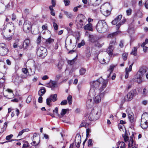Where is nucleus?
Here are the masks:
<instances>
[{
  "label": "nucleus",
  "mask_w": 148,
  "mask_h": 148,
  "mask_svg": "<svg viewBox=\"0 0 148 148\" xmlns=\"http://www.w3.org/2000/svg\"><path fill=\"white\" fill-rule=\"evenodd\" d=\"M84 29L85 30H88L89 31H92V25L90 23H89L86 25L84 27Z\"/></svg>",
  "instance_id": "5701e85b"
},
{
  "label": "nucleus",
  "mask_w": 148,
  "mask_h": 148,
  "mask_svg": "<svg viewBox=\"0 0 148 148\" xmlns=\"http://www.w3.org/2000/svg\"><path fill=\"white\" fill-rule=\"evenodd\" d=\"M117 147H119V148H125V145L123 142H121L117 145Z\"/></svg>",
  "instance_id": "473e14b6"
},
{
  "label": "nucleus",
  "mask_w": 148,
  "mask_h": 148,
  "mask_svg": "<svg viewBox=\"0 0 148 148\" xmlns=\"http://www.w3.org/2000/svg\"><path fill=\"white\" fill-rule=\"evenodd\" d=\"M22 71L23 73L25 74H27V73L28 72V70L26 68H24L22 69Z\"/></svg>",
  "instance_id": "09e8293b"
},
{
  "label": "nucleus",
  "mask_w": 148,
  "mask_h": 148,
  "mask_svg": "<svg viewBox=\"0 0 148 148\" xmlns=\"http://www.w3.org/2000/svg\"><path fill=\"white\" fill-rule=\"evenodd\" d=\"M61 77V75L60 74H58V75H57L56 76V77H55V80H56L55 81L58 82V81L60 79V78Z\"/></svg>",
  "instance_id": "bf43d9fd"
},
{
  "label": "nucleus",
  "mask_w": 148,
  "mask_h": 148,
  "mask_svg": "<svg viewBox=\"0 0 148 148\" xmlns=\"http://www.w3.org/2000/svg\"><path fill=\"white\" fill-rule=\"evenodd\" d=\"M31 28V23L26 21H24L23 26V30L26 33L30 32Z\"/></svg>",
  "instance_id": "1a4fd4ad"
},
{
  "label": "nucleus",
  "mask_w": 148,
  "mask_h": 148,
  "mask_svg": "<svg viewBox=\"0 0 148 148\" xmlns=\"http://www.w3.org/2000/svg\"><path fill=\"white\" fill-rule=\"evenodd\" d=\"M41 42V37L40 36H39L37 40V43L38 44H40Z\"/></svg>",
  "instance_id": "e2e57ef3"
},
{
  "label": "nucleus",
  "mask_w": 148,
  "mask_h": 148,
  "mask_svg": "<svg viewBox=\"0 0 148 148\" xmlns=\"http://www.w3.org/2000/svg\"><path fill=\"white\" fill-rule=\"evenodd\" d=\"M13 136V135L12 134H11L7 136H6L5 139L8 140L7 141H6L5 142H2V143H0L1 144H3L5 143H8L9 142H11L12 141H13L14 140H14V139H12L10 140H10L11 138Z\"/></svg>",
  "instance_id": "dca6fc26"
},
{
  "label": "nucleus",
  "mask_w": 148,
  "mask_h": 148,
  "mask_svg": "<svg viewBox=\"0 0 148 148\" xmlns=\"http://www.w3.org/2000/svg\"><path fill=\"white\" fill-rule=\"evenodd\" d=\"M53 42L54 40L53 39L49 38L46 40L45 44L46 45H48Z\"/></svg>",
  "instance_id": "c85d7f7f"
},
{
  "label": "nucleus",
  "mask_w": 148,
  "mask_h": 148,
  "mask_svg": "<svg viewBox=\"0 0 148 148\" xmlns=\"http://www.w3.org/2000/svg\"><path fill=\"white\" fill-rule=\"evenodd\" d=\"M147 93V89L145 88L143 90V94L144 96H146Z\"/></svg>",
  "instance_id": "680f3d73"
},
{
  "label": "nucleus",
  "mask_w": 148,
  "mask_h": 148,
  "mask_svg": "<svg viewBox=\"0 0 148 148\" xmlns=\"http://www.w3.org/2000/svg\"><path fill=\"white\" fill-rule=\"evenodd\" d=\"M58 108L57 107H56L55 108V109L54 110H53V112L54 113H56V114H58Z\"/></svg>",
  "instance_id": "338daca9"
},
{
  "label": "nucleus",
  "mask_w": 148,
  "mask_h": 148,
  "mask_svg": "<svg viewBox=\"0 0 148 148\" xmlns=\"http://www.w3.org/2000/svg\"><path fill=\"white\" fill-rule=\"evenodd\" d=\"M64 64V62L62 61H60L58 65V69L60 70L62 69V66Z\"/></svg>",
  "instance_id": "79ce46f5"
},
{
  "label": "nucleus",
  "mask_w": 148,
  "mask_h": 148,
  "mask_svg": "<svg viewBox=\"0 0 148 148\" xmlns=\"http://www.w3.org/2000/svg\"><path fill=\"white\" fill-rule=\"evenodd\" d=\"M116 42V39L115 38L113 39L110 42L109 47H114V46Z\"/></svg>",
  "instance_id": "58836bf2"
},
{
  "label": "nucleus",
  "mask_w": 148,
  "mask_h": 148,
  "mask_svg": "<svg viewBox=\"0 0 148 148\" xmlns=\"http://www.w3.org/2000/svg\"><path fill=\"white\" fill-rule=\"evenodd\" d=\"M67 18H71L72 17V14L70 13L69 12L67 11H65L64 10H63Z\"/></svg>",
  "instance_id": "e433bc0d"
},
{
  "label": "nucleus",
  "mask_w": 148,
  "mask_h": 148,
  "mask_svg": "<svg viewBox=\"0 0 148 148\" xmlns=\"http://www.w3.org/2000/svg\"><path fill=\"white\" fill-rule=\"evenodd\" d=\"M87 117L85 116L84 118V120L80 124L79 126V128L82 127H85V128H87L88 127L89 125L90 122V121L86 120Z\"/></svg>",
  "instance_id": "ddd939ff"
},
{
  "label": "nucleus",
  "mask_w": 148,
  "mask_h": 148,
  "mask_svg": "<svg viewBox=\"0 0 148 148\" xmlns=\"http://www.w3.org/2000/svg\"><path fill=\"white\" fill-rule=\"evenodd\" d=\"M29 131V130L28 128L23 129L22 130L19 132L18 135V136H21L23 133L28 132Z\"/></svg>",
  "instance_id": "4c0bfd02"
},
{
  "label": "nucleus",
  "mask_w": 148,
  "mask_h": 148,
  "mask_svg": "<svg viewBox=\"0 0 148 148\" xmlns=\"http://www.w3.org/2000/svg\"><path fill=\"white\" fill-rule=\"evenodd\" d=\"M90 48L89 47H87L86 48V49L85 51V55L86 57L88 58L91 55L90 51Z\"/></svg>",
  "instance_id": "cd10ccee"
},
{
  "label": "nucleus",
  "mask_w": 148,
  "mask_h": 148,
  "mask_svg": "<svg viewBox=\"0 0 148 148\" xmlns=\"http://www.w3.org/2000/svg\"><path fill=\"white\" fill-rule=\"evenodd\" d=\"M95 95V89L91 88L88 93V96L91 98H93Z\"/></svg>",
  "instance_id": "412c9836"
},
{
  "label": "nucleus",
  "mask_w": 148,
  "mask_h": 148,
  "mask_svg": "<svg viewBox=\"0 0 148 148\" xmlns=\"http://www.w3.org/2000/svg\"><path fill=\"white\" fill-rule=\"evenodd\" d=\"M64 2L66 6L69 5L70 3L69 0H64Z\"/></svg>",
  "instance_id": "864d4df0"
},
{
  "label": "nucleus",
  "mask_w": 148,
  "mask_h": 148,
  "mask_svg": "<svg viewBox=\"0 0 148 148\" xmlns=\"http://www.w3.org/2000/svg\"><path fill=\"white\" fill-rule=\"evenodd\" d=\"M67 111V109H63L62 110L61 112V115L60 114H58V116L60 117L61 118L62 116H63L66 113Z\"/></svg>",
  "instance_id": "2f4dec72"
},
{
  "label": "nucleus",
  "mask_w": 148,
  "mask_h": 148,
  "mask_svg": "<svg viewBox=\"0 0 148 148\" xmlns=\"http://www.w3.org/2000/svg\"><path fill=\"white\" fill-rule=\"evenodd\" d=\"M101 3V0H91L90 3L94 6L99 5Z\"/></svg>",
  "instance_id": "b1692460"
},
{
  "label": "nucleus",
  "mask_w": 148,
  "mask_h": 148,
  "mask_svg": "<svg viewBox=\"0 0 148 148\" xmlns=\"http://www.w3.org/2000/svg\"><path fill=\"white\" fill-rule=\"evenodd\" d=\"M23 79H20V78L18 76H16L13 81L14 82L16 85H18L21 82H23Z\"/></svg>",
  "instance_id": "f3484780"
},
{
  "label": "nucleus",
  "mask_w": 148,
  "mask_h": 148,
  "mask_svg": "<svg viewBox=\"0 0 148 148\" xmlns=\"http://www.w3.org/2000/svg\"><path fill=\"white\" fill-rule=\"evenodd\" d=\"M38 102L40 103H42V98L40 96L38 99Z\"/></svg>",
  "instance_id": "774afa93"
},
{
  "label": "nucleus",
  "mask_w": 148,
  "mask_h": 148,
  "mask_svg": "<svg viewBox=\"0 0 148 148\" xmlns=\"http://www.w3.org/2000/svg\"><path fill=\"white\" fill-rule=\"evenodd\" d=\"M108 26L104 20L99 21L96 26V29L97 32L100 33H103L107 30Z\"/></svg>",
  "instance_id": "f03ea898"
},
{
  "label": "nucleus",
  "mask_w": 148,
  "mask_h": 148,
  "mask_svg": "<svg viewBox=\"0 0 148 148\" xmlns=\"http://www.w3.org/2000/svg\"><path fill=\"white\" fill-rule=\"evenodd\" d=\"M116 33H113L112 34H108V37L110 38H114V36L116 34Z\"/></svg>",
  "instance_id": "49530a36"
},
{
  "label": "nucleus",
  "mask_w": 148,
  "mask_h": 148,
  "mask_svg": "<svg viewBox=\"0 0 148 148\" xmlns=\"http://www.w3.org/2000/svg\"><path fill=\"white\" fill-rule=\"evenodd\" d=\"M137 49L136 47H134L131 53V54L134 56H136L137 54Z\"/></svg>",
  "instance_id": "c9c22d12"
},
{
  "label": "nucleus",
  "mask_w": 148,
  "mask_h": 148,
  "mask_svg": "<svg viewBox=\"0 0 148 148\" xmlns=\"http://www.w3.org/2000/svg\"><path fill=\"white\" fill-rule=\"evenodd\" d=\"M126 12L127 15L129 16L132 14V10L131 8H129L128 10H126Z\"/></svg>",
  "instance_id": "3c124183"
},
{
  "label": "nucleus",
  "mask_w": 148,
  "mask_h": 148,
  "mask_svg": "<svg viewBox=\"0 0 148 148\" xmlns=\"http://www.w3.org/2000/svg\"><path fill=\"white\" fill-rule=\"evenodd\" d=\"M57 95L55 94L53 95H51L50 97L47 98L46 99V103L47 105L49 106H51L50 103L51 102H53L56 101L57 100Z\"/></svg>",
  "instance_id": "9b49d317"
},
{
  "label": "nucleus",
  "mask_w": 148,
  "mask_h": 148,
  "mask_svg": "<svg viewBox=\"0 0 148 148\" xmlns=\"http://www.w3.org/2000/svg\"><path fill=\"white\" fill-rule=\"evenodd\" d=\"M31 96H29L27 97L26 100V102L27 103H29L31 101Z\"/></svg>",
  "instance_id": "4d7b16f0"
},
{
  "label": "nucleus",
  "mask_w": 148,
  "mask_h": 148,
  "mask_svg": "<svg viewBox=\"0 0 148 148\" xmlns=\"http://www.w3.org/2000/svg\"><path fill=\"white\" fill-rule=\"evenodd\" d=\"M123 137L124 138V140L125 142L128 141L129 142L128 146L129 147H131L133 145H135V143L133 140V137L131 136L130 137V139L129 141V136L125 132L124 134L122 135Z\"/></svg>",
  "instance_id": "0eeeda50"
},
{
  "label": "nucleus",
  "mask_w": 148,
  "mask_h": 148,
  "mask_svg": "<svg viewBox=\"0 0 148 148\" xmlns=\"http://www.w3.org/2000/svg\"><path fill=\"white\" fill-rule=\"evenodd\" d=\"M8 51V49L4 44H0V55L1 56H4L6 55Z\"/></svg>",
  "instance_id": "9d476101"
},
{
  "label": "nucleus",
  "mask_w": 148,
  "mask_h": 148,
  "mask_svg": "<svg viewBox=\"0 0 148 148\" xmlns=\"http://www.w3.org/2000/svg\"><path fill=\"white\" fill-rule=\"evenodd\" d=\"M126 21L125 20H124L123 21L120 22L118 24L116 25V30H118L119 28L120 27L123 25Z\"/></svg>",
  "instance_id": "f704fd0d"
},
{
  "label": "nucleus",
  "mask_w": 148,
  "mask_h": 148,
  "mask_svg": "<svg viewBox=\"0 0 148 148\" xmlns=\"http://www.w3.org/2000/svg\"><path fill=\"white\" fill-rule=\"evenodd\" d=\"M100 9L101 13L106 16H108L110 14L112 10L111 6L108 3H105L102 5Z\"/></svg>",
  "instance_id": "7ed1b4c3"
},
{
  "label": "nucleus",
  "mask_w": 148,
  "mask_h": 148,
  "mask_svg": "<svg viewBox=\"0 0 148 148\" xmlns=\"http://www.w3.org/2000/svg\"><path fill=\"white\" fill-rule=\"evenodd\" d=\"M93 145L92 143V140L91 139H89L88 140V146L89 147L92 146Z\"/></svg>",
  "instance_id": "5fc2aeb1"
},
{
  "label": "nucleus",
  "mask_w": 148,
  "mask_h": 148,
  "mask_svg": "<svg viewBox=\"0 0 148 148\" xmlns=\"http://www.w3.org/2000/svg\"><path fill=\"white\" fill-rule=\"evenodd\" d=\"M136 93V89H134L132 90L129 92L127 95V97L128 101L131 100L134 96Z\"/></svg>",
  "instance_id": "f8f14e48"
},
{
  "label": "nucleus",
  "mask_w": 148,
  "mask_h": 148,
  "mask_svg": "<svg viewBox=\"0 0 148 148\" xmlns=\"http://www.w3.org/2000/svg\"><path fill=\"white\" fill-rule=\"evenodd\" d=\"M114 67V66L113 65H111L109 69L107 70V72L109 73V74L107 75V77L108 78L110 77L111 74L113 72Z\"/></svg>",
  "instance_id": "a878e982"
},
{
  "label": "nucleus",
  "mask_w": 148,
  "mask_h": 148,
  "mask_svg": "<svg viewBox=\"0 0 148 148\" xmlns=\"http://www.w3.org/2000/svg\"><path fill=\"white\" fill-rule=\"evenodd\" d=\"M47 49L45 47L41 46L38 49L36 54L37 56L43 58L47 55Z\"/></svg>",
  "instance_id": "423d86ee"
},
{
  "label": "nucleus",
  "mask_w": 148,
  "mask_h": 148,
  "mask_svg": "<svg viewBox=\"0 0 148 148\" xmlns=\"http://www.w3.org/2000/svg\"><path fill=\"white\" fill-rule=\"evenodd\" d=\"M143 121H141V127L144 129H146L148 127V125H147L145 124L144 123H143Z\"/></svg>",
  "instance_id": "37998d69"
},
{
  "label": "nucleus",
  "mask_w": 148,
  "mask_h": 148,
  "mask_svg": "<svg viewBox=\"0 0 148 148\" xmlns=\"http://www.w3.org/2000/svg\"><path fill=\"white\" fill-rule=\"evenodd\" d=\"M86 21L85 16L81 14L78 16L75 20L77 28L79 29H80L82 26L85 25Z\"/></svg>",
  "instance_id": "39448f33"
},
{
  "label": "nucleus",
  "mask_w": 148,
  "mask_h": 148,
  "mask_svg": "<svg viewBox=\"0 0 148 148\" xmlns=\"http://www.w3.org/2000/svg\"><path fill=\"white\" fill-rule=\"evenodd\" d=\"M148 43V39H145V42H143L141 45L142 47H144L146 44Z\"/></svg>",
  "instance_id": "6e6d98bb"
},
{
  "label": "nucleus",
  "mask_w": 148,
  "mask_h": 148,
  "mask_svg": "<svg viewBox=\"0 0 148 148\" xmlns=\"http://www.w3.org/2000/svg\"><path fill=\"white\" fill-rule=\"evenodd\" d=\"M128 68H126L125 69V78L126 79L129 76V72L127 71Z\"/></svg>",
  "instance_id": "8fccbe9b"
},
{
  "label": "nucleus",
  "mask_w": 148,
  "mask_h": 148,
  "mask_svg": "<svg viewBox=\"0 0 148 148\" xmlns=\"http://www.w3.org/2000/svg\"><path fill=\"white\" fill-rule=\"evenodd\" d=\"M74 62L75 61L74 60H73L68 61V63L69 64H70L71 65H73L74 63Z\"/></svg>",
  "instance_id": "69168bd1"
},
{
  "label": "nucleus",
  "mask_w": 148,
  "mask_h": 148,
  "mask_svg": "<svg viewBox=\"0 0 148 148\" xmlns=\"http://www.w3.org/2000/svg\"><path fill=\"white\" fill-rule=\"evenodd\" d=\"M29 40L28 39H25L24 41L23 45H24V49H26L29 45Z\"/></svg>",
  "instance_id": "393cba45"
},
{
  "label": "nucleus",
  "mask_w": 148,
  "mask_h": 148,
  "mask_svg": "<svg viewBox=\"0 0 148 148\" xmlns=\"http://www.w3.org/2000/svg\"><path fill=\"white\" fill-rule=\"evenodd\" d=\"M57 81H52L48 84L47 86L51 88L56 87H57Z\"/></svg>",
  "instance_id": "a211bd4d"
},
{
  "label": "nucleus",
  "mask_w": 148,
  "mask_h": 148,
  "mask_svg": "<svg viewBox=\"0 0 148 148\" xmlns=\"http://www.w3.org/2000/svg\"><path fill=\"white\" fill-rule=\"evenodd\" d=\"M103 81V79L101 77L96 81H93L90 83V85L92 88H95L96 89L98 88L99 87L100 84Z\"/></svg>",
  "instance_id": "6e6552de"
},
{
  "label": "nucleus",
  "mask_w": 148,
  "mask_h": 148,
  "mask_svg": "<svg viewBox=\"0 0 148 148\" xmlns=\"http://www.w3.org/2000/svg\"><path fill=\"white\" fill-rule=\"evenodd\" d=\"M103 84L102 85L101 87L99 89L100 92L101 93L102 92L104 88L106 87L107 84L108 82V81L107 80H104L102 82Z\"/></svg>",
  "instance_id": "4be33fe9"
},
{
  "label": "nucleus",
  "mask_w": 148,
  "mask_h": 148,
  "mask_svg": "<svg viewBox=\"0 0 148 148\" xmlns=\"http://www.w3.org/2000/svg\"><path fill=\"white\" fill-rule=\"evenodd\" d=\"M134 63H133L131 65H130L129 67V68H128V70H127V71H129V72H130L132 71V66L133 65V64Z\"/></svg>",
  "instance_id": "0e129e2a"
},
{
  "label": "nucleus",
  "mask_w": 148,
  "mask_h": 148,
  "mask_svg": "<svg viewBox=\"0 0 148 148\" xmlns=\"http://www.w3.org/2000/svg\"><path fill=\"white\" fill-rule=\"evenodd\" d=\"M53 26L55 30H57L58 29V25L55 23L53 22Z\"/></svg>",
  "instance_id": "de8ad7c7"
},
{
  "label": "nucleus",
  "mask_w": 148,
  "mask_h": 148,
  "mask_svg": "<svg viewBox=\"0 0 148 148\" xmlns=\"http://www.w3.org/2000/svg\"><path fill=\"white\" fill-rule=\"evenodd\" d=\"M128 54L127 53H123L122 54V57L123 60L125 61L127 59Z\"/></svg>",
  "instance_id": "a18cd8bd"
},
{
  "label": "nucleus",
  "mask_w": 148,
  "mask_h": 148,
  "mask_svg": "<svg viewBox=\"0 0 148 148\" xmlns=\"http://www.w3.org/2000/svg\"><path fill=\"white\" fill-rule=\"evenodd\" d=\"M122 17L121 15H119L112 22V23L114 25L116 24L118 22L121 20Z\"/></svg>",
  "instance_id": "6ab92c4d"
},
{
  "label": "nucleus",
  "mask_w": 148,
  "mask_h": 148,
  "mask_svg": "<svg viewBox=\"0 0 148 148\" xmlns=\"http://www.w3.org/2000/svg\"><path fill=\"white\" fill-rule=\"evenodd\" d=\"M90 132V130L89 128L86 129V138H87L89 135V133Z\"/></svg>",
  "instance_id": "052dcab7"
},
{
  "label": "nucleus",
  "mask_w": 148,
  "mask_h": 148,
  "mask_svg": "<svg viewBox=\"0 0 148 148\" xmlns=\"http://www.w3.org/2000/svg\"><path fill=\"white\" fill-rule=\"evenodd\" d=\"M67 100L68 101L69 104L71 105L72 104V97L71 96L69 95L67 98Z\"/></svg>",
  "instance_id": "a19ab883"
},
{
  "label": "nucleus",
  "mask_w": 148,
  "mask_h": 148,
  "mask_svg": "<svg viewBox=\"0 0 148 148\" xmlns=\"http://www.w3.org/2000/svg\"><path fill=\"white\" fill-rule=\"evenodd\" d=\"M146 71V69H144L143 67L140 68L135 76V78H133L132 81L137 82L138 83H140L142 81V78Z\"/></svg>",
  "instance_id": "20e7f679"
},
{
  "label": "nucleus",
  "mask_w": 148,
  "mask_h": 148,
  "mask_svg": "<svg viewBox=\"0 0 148 148\" xmlns=\"http://www.w3.org/2000/svg\"><path fill=\"white\" fill-rule=\"evenodd\" d=\"M113 48L114 47H110L109 46L107 50V52L108 54L110 55H112V54Z\"/></svg>",
  "instance_id": "72a5a7b5"
},
{
  "label": "nucleus",
  "mask_w": 148,
  "mask_h": 148,
  "mask_svg": "<svg viewBox=\"0 0 148 148\" xmlns=\"http://www.w3.org/2000/svg\"><path fill=\"white\" fill-rule=\"evenodd\" d=\"M78 138L79 141H78L77 144H76V147L77 148H79L80 146V144L81 142V136L79 134H77L75 137V138Z\"/></svg>",
  "instance_id": "aec40b11"
},
{
  "label": "nucleus",
  "mask_w": 148,
  "mask_h": 148,
  "mask_svg": "<svg viewBox=\"0 0 148 148\" xmlns=\"http://www.w3.org/2000/svg\"><path fill=\"white\" fill-rule=\"evenodd\" d=\"M105 92L106 91H104L103 92L100 94V96L99 95H97L95 97L94 99V102L96 103H98L100 102L101 100V97H103L104 95L105 94Z\"/></svg>",
  "instance_id": "2eb2a0df"
},
{
  "label": "nucleus",
  "mask_w": 148,
  "mask_h": 148,
  "mask_svg": "<svg viewBox=\"0 0 148 148\" xmlns=\"http://www.w3.org/2000/svg\"><path fill=\"white\" fill-rule=\"evenodd\" d=\"M101 114V110L95 108L92 110L91 112L86 116L90 121H95L99 119Z\"/></svg>",
  "instance_id": "f257e3e1"
},
{
  "label": "nucleus",
  "mask_w": 148,
  "mask_h": 148,
  "mask_svg": "<svg viewBox=\"0 0 148 148\" xmlns=\"http://www.w3.org/2000/svg\"><path fill=\"white\" fill-rule=\"evenodd\" d=\"M86 71V69L83 68H82L79 70V73L80 75H83L84 74Z\"/></svg>",
  "instance_id": "ea45409f"
},
{
  "label": "nucleus",
  "mask_w": 148,
  "mask_h": 148,
  "mask_svg": "<svg viewBox=\"0 0 148 148\" xmlns=\"http://www.w3.org/2000/svg\"><path fill=\"white\" fill-rule=\"evenodd\" d=\"M46 92L45 88H42L39 90L38 95L39 96H42Z\"/></svg>",
  "instance_id": "7c9ffc66"
},
{
  "label": "nucleus",
  "mask_w": 148,
  "mask_h": 148,
  "mask_svg": "<svg viewBox=\"0 0 148 148\" xmlns=\"http://www.w3.org/2000/svg\"><path fill=\"white\" fill-rule=\"evenodd\" d=\"M85 44V42L84 40H82L81 42L79 43L77 47L79 48L81 47L82 46L84 45Z\"/></svg>",
  "instance_id": "c03bdc74"
},
{
  "label": "nucleus",
  "mask_w": 148,
  "mask_h": 148,
  "mask_svg": "<svg viewBox=\"0 0 148 148\" xmlns=\"http://www.w3.org/2000/svg\"><path fill=\"white\" fill-rule=\"evenodd\" d=\"M128 119L131 123H133L135 121V119L133 114H129L128 115Z\"/></svg>",
  "instance_id": "c756f323"
},
{
  "label": "nucleus",
  "mask_w": 148,
  "mask_h": 148,
  "mask_svg": "<svg viewBox=\"0 0 148 148\" xmlns=\"http://www.w3.org/2000/svg\"><path fill=\"white\" fill-rule=\"evenodd\" d=\"M67 103V101L66 100H64L61 101L60 103V104L61 105H66Z\"/></svg>",
  "instance_id": "13d9d810"
},
{
  "label": "nucleus",
  "mask_w": 148,
  "mask_h": 148,
  "mask_svg": "<svg viewBox=\"0 0 148 148\" xmlns=\"http://www.w3.org/2000/svg\"><path fill=\"white\" fill-rule=\"evenodd\" d=\"M33 141L31 143L33 146H36L38 145L40 142V138L39 136H35L34 135L33 138Z\"/></svg>",
  "instance_id": "4468645a"
},
{
  "label": "nucleus",
  "mask_w": 148,
  "mask_h": 148,
  "mask_svg": "<svg viewBox=\"0 0 148 148\" xmlns=\"http://www.w3.org/2000/svg\"><path fill=\"white\" fill-rule=\"evenodd\" d=\"M29 146V144L28 142L25 141L24 143L23 144L22 148H26Z\"/></svg>",
  "instance_id": "603ef678"
},
{
  "label": "nucleus",
  "mask_w": 148,
  "mask_h": 148,
  "mask_svg": "<svg viewBox=\"0 0 148 148\" xmlns=\"http://www.w3.org/2000/svg\"><path fill=\"white\" fill-rule=\"evenodd\" d=\"M93 104L92 101V99L91 98L89 97L88 99L86 102V106L88 108H90L92 106Z\"/></svg>",
  "instance_id": "bb28decb"
}]
</instances>
